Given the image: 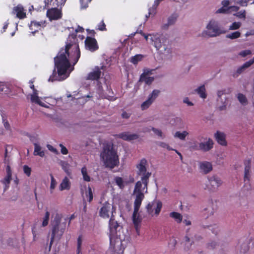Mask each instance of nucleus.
Returning a JSON list of instances; mask_svg holds the SVG:
<instances>
[{
  "label": "nucleus",
  "instance_id": "f257e3e1",
  "mask_svg": "<svg viewBox=\"0 0 254 254\" xmlns=\"http://www.w3.org/2000/svg\"><path fill=\"white\" fill-rule=\"evenodd\" d=\"M84 28L78 26L75 33L83 32ZM76 33L69 34L64 48L60 49L54 58L55 68L50 76L49 81H63L67 78L74 69V66L80 57V51L76 38Z\"/></svg>",
  "mask_w": 254,
  "mask_h": 254
},
{
  "label": "nucleus",
  "instance_id": "f03ea898",
  "mask_svg": "<svg viewBox=\"0 0 254 254\" xmlns=\"http://www.w3.org/2000/svg\"><path fill=\"white\" fill-rule=\"evenodd\" d=\"M125 238L122 226L117 221L111 220L110 228V248L116 252L123 251L124 248L122 243Z\"/></svg>",
  "mask_w": 254,
  "mask_h": 254
},
{
  "label": "nucleus",
  "instance_id": "7ed1b4c3",
  "mask_svg": "<svg viewBox=\"0 0 254 254\" xmlns=\"http://www.w3.org/2000/svg\"><path fill=\"white\" fill-rule=\"evenodd\" d=\"M148 166L146 160H141L139 163L136 165L138 169V174L141 176V181H139L135 184L133 193H135V190L139 191L144 194L147 192V185L149 178L151 175V173L146 172L147 168Z\"/></svg>",
  "mask_w": 254,
  "mask_h": 254
},
{
  "label": "nucleus",
  "instance_id": "20e7f679",
  "mask_svg": "<svg viewBox=\"0 0 254 254\" xmlns=\"http://www.w3.org/2000/svg\"><path fill=\"white\" fill-rule=\"evenodd\" d=\"M66 222L67 220L65 219L62 221V216L58 213L56 214L54 220L51 221L52 235L49 246L50 249L55 239L58 241L61 239L66 227Z\"/></svg>",
  "mask_w": 254,
  "mask_h": 254
},
{
  "label": "nucleus",
  "instance_id": "39448f33",
  "mask_svg": "<svg viewBox=\"0 0 254 254\" xmlns=\"http://www.w3.org/2000/svg\"><path fill=\"white\" fill-rule=\"evenodd\" d=\"M134 197V210L132 214V221L136 232L139 233V226L141 222V218L138 214V211L142 200L144 198V194L139 191L135 190V193L132 194Z\"/></svg>",
  "mask_w": 254,
  "mask_h": 254
},
{
  "label": "nucleus",
  "instance_id": "423d86ee",
  "mask_svg": "<svg viewBox=\"0 0 254 254\" xmlns=\"http://www.w3.org/2000/svg\"><path fill=\"white\" fill-rule=\"evenodd\" d=\"M100 157L101 159H119L117 151L112 142L107 141L103 143Z\"/></svg>",
  "mask_w": 254,
  "mask_h": 254
},
{
  "label": "nucleus",
  "instance_id": "0eeeda50",
  "mask_svg": "<svg viewBox=\"0 0 254 254\" xmlns=\"http://www.w3.org/2000/svg\"><path fill=\"white\" fill-rule=\"evenodd\" d=\"M115 207L109 203H106L100 209V216L104 218H109L111 215L109 226L111 220L116 221L114 219V213L115 212Z\"/></svg>",
  "mask_w": 254,
  "mask_h": 254
},
{
  "label": "nucleus",
  "instance_id": "6e6552de",
  "mask_svg": "<svg viewBox=\"0 0 254 254\" xmlns=\"http://www.w3.org/2000/svg\"><path fill=\"white\" fill-rule=\"evenodd\" d=\"M208 183L206 185L207 189L212 191H216L218 188L223 184V182L219 177L216 175H213L207 178Z\"/></svg>",
  "mask_w": 254,
  "mask_h": 254
},
{
  "label": "nucleus",
  "instance_id": "1a4fd4ad",
  "mask_svg": "<svg viewBox=\"0 0 254 254\" xmlns=\"http://www.w3.org/2000/svg\"><path fill=\"white\" fill-rule=\"evenodd\" d=\"M162 206V204L160 201L154 200L149 202L146 206L147 212L148 215L152 217L154 215L157 216L161 211Z\"/></svg>",
  "mask_w": 254,
  "mask_h": 254
},
{
  "label": "nucleus",
  "instance_id": "9d476101",
  "mask_svg": "<svg viewBox=\"0 0 254 254\" xmlns=\"http://www.w3.org/2000/svg\"><path fill=\"white\" fill-rule=\"evenodd\" d=\"M152 38L154 42V46L157 49L163 47L165 50H166L167 43H169V40L166 35L163 34H156L153 35Z\"/></svg>",
  "mask_w": 254,
  "mask_h": 254
},
{
  "label": "nucleus",
  "instance_id": "9b49d317",
  "mask_svg": "<svg viewBox=\"0 0 254 254\" xmlns=\"http://www.w3.org/2000/svg\"><path fill=\"white\" fill-rule=\"evenodd\" d=\"M207 34L210 37H215L224 32L220 28L218 22L213 20L210 21L207 25Z\"/></svg>",
  "mask_w": 254,
  "mask_h": 254
},
{
  "label": "nucleus",
  "instance_id": "f8f14e48",
  "mask_svg": "<svg viewBox=\"0 0 254 254\" xmlns=\"http://www.w3.org/2000/svg\"><path fill=\"white\" fill-rule=\"evenodd\" d=\"M198 170L200 174L206 175L213 170V165L211 162L203 160L198 162Z\"/></svg>",
  "mask_w": 254,
  "mask_h": 254
},
{
  "label": "nucleus",
  "instance_id": "ddd939ff",
  "mask_svg": "<svg viewBox=\"0 0 254 254\" xmlns=\"http://www.w3.org/2000/svg\"><path fill=\"white\" fill-rule=\"evenodd\" d=\"M160 92V91L159 90H153L152 93L149 95L148 99L142 103L141 105V109L144 110L148 108L158 97Z\"/></svg>",
  "mask_w": 254,
  "mask_h": 254
},
{
  "label": "nucleus",
  "instance_id": "4468645a",
  "mask_svg": "<svg viewBox=\"0 0 254 254\" xmlns=\"http://www.w3.org/2000/svg\"><path fill=\"white\" fill-rule=\"evenodd\" d=\"M85 47L86 49L92 52L99 49V46L95 38L89 36H87L85 40Z\"/></svg>",
  "mask_w": 254,
  "mask_h": 254
},
{
  "label": "nucleus",
  "instance_id": "2eb2a0df",
  "mask_svg": "<svg viewBox=\"0 0 254 254\" xmlns=\"http://www.w3.org/2000/svg\"><path fill=\"white\" fill-rule=\"evenodd\" d=\"M46 15L50 21L56 20L62 18V12L57 8H52L47 10Z\"/></svg>",
  "mask_w": 254,
  "mask_h": 254
},
{
  "label": "nucleus",
  "instance_id": "dca6fc26",
  "mask_svg": "<svg viewBox=\"0 0 254 254\" xmlns=\"http://www.w3.org/2000/svg\"><path fill=\"white\" fill-rule=\"evenodd\" d=\"M46 25V22L45 21H32L29 25V28L32 31V33L34 34L39 30H41L42 28L45 27Z\"/></svg>",
  "mask_w": 254,
  "mask_h": 254
},
{
  "label": "nucleus",
  "instance_id": "f3484780",
  "mask_svg": "<svg viewBox=\"0 0 254 254\" xmlns=\"http://www.w3.org/2000/svg\"><path fill=\"white\" fill-rule=\"evenodd\" d=\"M254 63V57L249 60L248 62L245 63L242 66L238 67L236 72H234L233 74V76L235 78H236L239 76V75L241 74L242 72L244 71V70L251 66Z\"/></svg>",
  "mask_w": 254,
  "mask_h": 254
},
{
  "label": "nucleus",
  "instance_id": "a211bd4d",
  "mask_svg": "<svg viewBox=\"0 0 254 254\" xmlns=\"http://www.w3.org/2000/svg\"><path fill=\"white\" fill-rule=\"evenodd\" d=\"M115 136L121 138L126 141H131L137 139L139 137V135L136 134H130L128 132H124L118 134H116Z\"/></svg>",
  "mask_w": 254,
  "mask_h": 254
},
{
  "label": "nucleus",
  "instance_id": "6ab92c4d",
  "mask_svg": "<svg viewBox=\"0 0 254 254\" xmlns=\"http://www.w3.org/2000/svg\"><path fill=\"white\" fill-rule=\"evenodd\" d=\"M244 164L245 166L244 181L249 182L251 178L250 171L252 166L251 160H245Z\"/></svg>",
  "mask_w": 254,
  "mask_h": 254
},
{
  "label": "nucleus",
  "instance_id": "aec40b11",
  "mask_svg": "<svg viewBox=\"0 0 254 254\" xmlns=\"http://www.w3.org/2000/svg\"><path fill=\"white\" fill-rule=\"evenodd\" d=\"M101 71L99 67L96 66L93 71L88 74L87 79L91 80H97L101 76Z\"/></svg>",
  "mask_w": 254,
  "mask_h": 254
},
{
  "label": "nucleus",
  "instance_id": "412c9836",
  "mask_svg": "<svg viewBox=\"0 0 254 254\" xmlns=\"http://www.w3.org/2000/svg\"><path fill=\"white\" fill-rule=\"evenodd\" d=\"M214 136L215 139L219 144L223 146H226L227 145L226 135L224 133L217 131L215 133Z\"/></svg>",
  "mask_w": 254,
  "mask_h": 254
},
{
  "label": "nucleus",
  "instance_id": "4be33fe9",
  "mask_svg": "<svg viewBox=\"0 0 254 254\" xmlns=\"http://www.w3.org/2000/svg\"><path fill=\"white\" fill-rule=\"evenodd\" d=\"M213 140L209 138L206 142H201L199 144V149L204 151H207L210 150L213 147Z\"/></svg>",
  "mask_w": 254,
  "mask_h": 254
},
{
  "label": "nucleus",
  "instance_id": "5701e85b",
  "mask_svg": "<svg viewBox=\"0 0 254 254\" xmlns=\"http://www.w3.org/2000/svg\"><path fill=\"white\" fill-rule=\"evenodd\" d=\"M13 12L16 13L17 17L19 19H23L25 18L26 15L23 7L19 5L14 7Z\"/></svg>",
  "mask_w": 254,
  "mask_h": 254
},
{
  "label": "nucleus",
  "instance_id": "b1692460",
  "mask_svg": "<svg viewBox=\"0 0 254 254\" xmlns=\"http://www.w3.org/2000/svg\"><path fill=\"white\" fill-rule=\"evenodd\" d=\"M104 165L106 168L113 169L119 165V160H103Z\"/></svg>",
  "mask_w": 254,
  "mask_h": 254
},
{
  "label": "nucleus",
  "instance_id": "393cba45",
  "mask_svg": "<svg viewBox=\"0 0 254 254\" xmlns=\"http://www.w3.org/2000/svg\"><path fill=\"white\" fill-rule=\"evenodd\" d=\"M70 183L67 177H65L61 183L59 189L60 190H69L70 189Z\"/></svg>",
  "mask_w": 254,
  "mask_h": 254
},
{
  "label": "nucleus",
  "instance_id": "a878e982",
  "mask_svg": "<svg viewBox=\"0 0 254 254\" xmlns=\"http://www.w3.org/2000/svg\"><path fill=\"white\" fill-rule=\"evenodd\" d=\"M184 245V250L186 251L190 250L191 246L194 244V241H190V239L188 236H186L184 238V242H183Z\"/></svg>",
  "mask_w": 254,
  "mask_h": 254
},
{
  "label": "nucleus",
  "instance_id": "bb28decb",
  "mask_svg": "<svg viewBox=\"0 0 254 254\" xmlns=\"http://www.w3.org/2000/svg\"><path fill=\"white\" fill-rule=\"evenodd\" d=\"M60 164L64 169V172L67 174L68 176L71 175V165L68 163L66 161H62L60 162Z\"/></svg>",
  "mask_w": 254,
  "mask_h": 254
},
{
  "label": "nucleus",
  "instance_id": "cd10ccee",
  "mask_svg": "<svg viewBox=\"0 0 254 254\" xmlns=\"http://www.w3.org/2000/svg\"><path fill=\"white\" fill-rule=\"evenodd\" d=\"M178 15L176 13L172 14L168 19V23L166 24L163 25L164 28H167L168 26L173 25L176 22Z\"/></svg>",
  "mask_w": 254,
  "mask_h": 254
},
{
  "label": "nucleus",
  "instance_id": "c85d7f7f",
  "mask_svg": "<svg viewBox=\"0 0 254 254\" xmlns=\"http://www.w3.org/2000/svg\"><path fill=\"white\" fill-rule=\"evenodd\" d=\"M34 154L35 155H38L41 157H43L45 155L44 152L42 150L41 146L37 143L34 144Z\"/></svg>",
  "mask_w": 254,
  "mask_h": 254
},
{
  "label": "nucleus",
  "instance_id": "c756f323",
  "mask_svg": "<svg viewBox=\"0 0 254 254\" xmlns=\"http://www.w3.org/2000/svg\"><path fill=\"white\" fill-rule=\"evenodd\" d=\"M195 92L199 95V96L205 99L207 97L206 94V90L204 85H202L195 89Z\"/></svg>",
  "mask_w": 254,
  "mask_h": 254
},
{
  "label": "nucleus",
  "instance_id": "7c9ffc66",
  "mask_svg": "<svg viewBox=\"0 0 254 254\" xmlns=\"http://www.w3.org/2000/svg\"><path fill=\"white\" fill-rule=\"evenodd\" d=\"M37 94V91L36 92H33V94L31 96V102L37 103L42 106H44V105L42 104V102L40 100Z\"/></svg>",
  "mask_w": 254,
  "mask_h": 254
},
{
  "label": "nucleus",
  "instance_id": "2f4dec72",
  "mask_svg": "<svg viewBox=\"0 0 254 254\" xmlns=\"http://www.w3.org/2000/svg\"><path fill=\"white\" fill-rule=\"evenodd\" d=\"M143 78V79H141V75H140L139 81L144 82L147 85H150L154 80V78L153 77L149 76H145Z\"/></svg>",
  "mask_w": 254,
  "mask_h": 254
},
{
  "label": "nucleus",
  "instance_id": "473e14b6",
  "mask_svg": "<svg viewBox=\"0 0 254 254\" xmlns=\"http://www.w3.org/2000/svg\"><path fill=\"white\" fill-rule=\"evenodd\" d=\"M170 216L174 218L178 223H181L182 221L183 217L179 213L173 212L170 213Z\"/></svg>",
  "mask_w": 254,
  "mask_h": 254
},
{
  "label": "nucleus",
  "instance_id": "72a5a7b5",
  "mask_svg": "<svg viewBox=\"0 0 254 254\" xmlns=\"http://www.w3.org/2000/svg\"><path fill=\"white\" fill-rule=\"evenodd\" d=\"M11 180V176H6L1 181V182L4 185V190H6L9 188V185Z\"/></svg>",
  "mask_w": 254,
  "mask_h": 254
},
{
  "label": "nucleus",
  "instance_id": "f704fd0d",
  "mask_svg": "<svg viewBox=\"0 0 254 254\" xmlns=\"http://www.w3.org/2000/svg\"><path fill=\"white\" fill-rule=\"evenodd\" d=\"M189 134V132L187 131H183L182 132L180 131H177L174 136L175 137H178L181 140H185L186 136Z\"/></svg>",
  "mask_w": 254,
  "mask_h": 254
},
{
  "label": "nucleus",
  "instance_id": "c9c22d12",
  "mask_svg": "<svg viewBox=\"0 0 254 254\" xmlns=\"http://www.w3.org/2000/svg\"><path fill=\"white\" fill-rule=\"evenodd\" d=\"M143 56L140 54L136 55L130 58V62L134 64H137L138 62L141 61Z\"/></svg>",
  "mask_w": 254,
  "mask_h": 254
},
{
  "label": "nucleus",
  "instance_id": "e433bc0d",
  "mask_svg": "<svg viewBox=\"0 0 254 254\" xmlns=\"http://www.w3.org/2000/svg\"><path fill=\"white\" fill-rule=\"evenodd\" d=\"M239 101L243 105H246L248 103L246 97L242 93H239L237 95Z\"/></svg>",
  "mask_w": 254,
  "mask_h": 254
},
{
  "label": "nucleus",
  "instance_id": "4c0bfd02",
  "mask_svg": "<svg viewBox=\"0 0 254 254\" xmlns=\"http://www.w3.org/2000/svg\"><path fill=\"white\" fill-rule=\"evenodd\" d=\"M115 181L117 185L120 187V189H123L125 187V183L121 177H117L115 178Z\"/></svg>",
  "mask_w": 254,
  "mask_h": 254
},
{
  "label": "nucleus",
  "instance_id": "58836bf2",
  "mask_svg": "<svg viewBox=\"0 0 254 254\" xmlns=\"http://www.w3.org/2000/svg\"><path fill=\"white\" fill-rule=\"evenodd\" d=\"M241 33L239 31H235L227 35L226 37L231 39H235L240 37Z\"/></svg>",
  "mask_w": 254,
  "mask_h": 254
},
{
  "label": "nucleus",
  "instance_id": "ea45409f",
  "mask_svg": "<svg viewBox=\"0 0 254 254\" xmlns=\"http://www.w3.org/2000/svg\"><path fill=\"white\" fill-rule=\"evenodd\" d=\"M81 173L84 181L87 182H89L90 181V178L87 174V169L85 167H84L81 169Z\"/></svg>",
  "mask_w": 254,
  "mask_h": 254
},
{
  "label": "nucleus",
  "instance_id": "a19ab883",
  "mask_svg": "<svg viewBox=\"0 0 254 254\" xmlns=\"http://www.w3.org/2000/svg\"><path fill=\"white\" fill-rule=\"evenodd\" d=\"M85 195L87 198V200L90 202L93 199V194L91 188L90 187H88L87 190L86 191Z\"/></svg>",
  "mask_w": 254,
  "mask_h": 254
},
{
  "label": "nucleus",
  "instance_id": "79ce46f5",
  "mask_svg": "<svg viewBox=\"0 0 254 254\" xmlns=\"http://www.w3.org/2000/svg\"><path fill=\"white\" fill-rule=\"evenodd\" d=\"M50 218V212L47 211L45 213V215L43 218V220L42 222V226L46 227L48 225L49 220Z\"/></svg>",
  "mask_w": 254,
  "mask_h": 254
},
{
  "label": "nucleus",
  "instance_id": "37998d69",
  "mask_svg": "<svg viewBox=\"0 0 254 254\" xmlns=\"http://www.w3.org/2000/svg\"><path fill=\"white\" fill-rule=\"evenodd\" d=\"M153 69H144L143 73L140 75H141V79H143L145 76H149L152 74Z\"/></svg>",
  "mask_w": 254,
  "mask_h": 254
},
{
  "label": "nucleus",
  "instance_id": "c03bdc74",
  "mask_svg": "<svg viewBox=\"0 0 254 254\" xmlns=\"http://www.w3.org/2000/svg\"><path fill=\"white\" fill-rule=\"evenodd\" d=\"M92 0H80L81 8H86Z\"/></svg>",
  "mask_w": 254,
  "mask_h": 254
},
{
  "label": "nucleus",
  "instance_id": "a18cd8bd",
  "mask_svg": "<svg viewBox=\"0 0 254 254\" xmlns=\"http://www.w3.org/2000/svg\"><path fill=\"white\" fill-rule=\"evenodd\" d=\"M241 25V23L240 22H234L230 26V30H237L239 29Z\"/></svg>",
  "mask_w": 254,
  "mask_h": 254
},
{
  "label": "nucleus",
  "instance_id": "49530a36",
  "mask_svg": "<svg viewBox=\"0 0 254 254\" xmlns=\"http://www.w3.org/2000/svg\"><path fill=\"white\" fill-rule=\"evenodd\" d=\"M81 244H82V237L81 236H79L77 239V254H80Z\"/></svg>",
  "mask_w": 254,
  "mask_h": 254
},
{
  "label": "nucleus",
  "instance_id": "de8ad7c7",
  "mask_svg": "<svg viewBox=\"0 0 254 254\" xmlns=\"http://www.w3.org/2000/svg\"><path fill=\"white\" fill-rule=\"evenodd\" d=\"M50 177H51V179L50 189H51V190H53L55 188V187L57 185V182H56V180L54 179L52 174H50Z\"/></svg>",
  "mask_w": 254,
  "mask_h": 254
},
{
  "label": "nucleus",
  "instance_id": "09e8293b",
  "mask_svg": "<svg viewBox=\"0 0 254 254\" xmlns=\"http://www.w3.org/2000/svg\"><path fill=\"white\" fill-rule=\"evenodd\" d=\"M98 30L100 31H106L107 30L106 28V24L104 22V20H102L98 25Z\"/></svg>",
  "mask_w": 254,
  "mask_h": 254
},
{
  "label": "nucleus",
  "instance_id": "8fccbe9b",
  "mask_svg": "<svg viewBox=\"0 0 254 254\" xmlns=\"http://www.w3.org/2000/svg\"><path fill=\"white\" fill-rule=\"evenodd\" d=\"M24 173L28 176L29 177L31 175V169L27 165H24L23 167Z\"/></svg>",
  "mask_w": 254,
  "mask_h": 254
},
{
  "label": "nucleus",
  "instance_id": "3c124183",
  "mask_svg": "<svg viewBox=\"0 0 254 254\" xmlns=\"http://www.w3.org/2000/svg\"><path fill=\"white\" fill-rule=\"evenodd\" d=\"M217 246V243L216 242L212 241L208 243L207 245V248L208 249L213 250L215 249Z\"/></svg>",
  "mask_w": 254,
  "mask_h": 254
},
{
  "label": "nucleus",
  "instance_id": "603ef678",
  "mask_svg": "<svg viewBox=\"0 0 254 254\" xmlns=\"http://www.w3.org/2000/svg\"><path fill=\"white\" fill-rule=\"evenodd\" d=\"M229 7L226 8L225 7H222L218 9L216 11V13H226L229 12Z\"/></svg>",
  "mask_w": 254,
  "mask_h": 254
},
{
  "label": "nucleus",
  "instance_id": "864d4df0",
  "mask_svg": "<svg viewBox=\"0 0 254 254\" xmlns=\"http://www.w3.org/2000/svg\"><path fill=\"white\" fill-rule=\"evenodd\" d=\"M156 11V7H152L151 8H150L148 10V16L146 15V17H149L150 16H154Z\"/></svg>",
  "mask_w": 254,
  "mask_h": 254
},
{
  "label": "nucleus",
  "instance_id": "5fc2aeb1",
  "mask_svg": "<svg viewBox=\"0 0 254 254\" xmlns=\"http://www.w3.org/2000/svg\"><path fill=\"white\" fill-rule=\"evenodd\" d=\"M177 244V241L175 239H172L170 240V242L169 243V246L173 249H175L176 246Z\"/></svg>",
  "mask_w": 254,
  "mask_h": 254
},
{
  "label": "nucleus",
  "instance_id": "6e6d98bb",
  "mask_svg": "<svg viewBox=\"0 0 254 254\" xmlns=\"http://www.w3.org/2000/svg\"><path fill=\"white\" fill-rule=\"evenodd\" d=\"M12 150V146L10 145H7L5 147V158H9L10 157V155L8 154V151Z\"/></svg>",
  "mask_w": 254,
  "mask_h": 254
},
{
  "label": "nucleus",
  "instance_id": "4d7b16f0",
  "mask_svg": "<svg viewBox=\"0 0 254 254\" xmlns=\"http://www.w3.org/2000/svg\"><path fill=\"white\" fill-rule=\"evenodd\" d=\"M251 53H252V52H251V50H246L241 51L239 55L243 57H245L248 55H251Z\"/></svg>",
  "mask_w": 254,
  "mask_h": 254
},
{
  "label": "nucleus",
  "instance_id": "13d9d810",
  "mask_svg": "<svg viewBox=\"0 0 254 254\" xmlns=\"http://www.w3.org/2000/svg\"><path fill=\"white\" fill-rule=\"evenodd\" d=\"M203 239L202 237L198 234H195L194 235V237L192 239V241L194 242H199L201 241Z\"/></svg>",
  "mask_w": 254,
  "mask_h": 254
},
{
  "label": "nucleus",
  "instance_id": "bf43d9fd",
  "mask_svg": "<svg viewBox=\"0 0 254 254\" xmlns=\"http://www.w3.org/2000/svg\"><path fill=\"white\" fill-rule=\"evenodd\" d=\"M250 0H240L239 1H238L237 3L239 4H240L241 6H246L247 5L248 2Z\"/></svg>",
  "mask_w": 254,
  "mask_h": 254
},
{
  "label": "nucleus",
  "instance_id": "052dcab7",
  "mask_svg": "<svg viewBox=\"0 0 254 254\" xmlns=\"http://www.w3.org/2000/svg\"><path fill=\"white\" fill-rule=\"evenodd\" d=\"M60 147H61V153L63 154H67L68 153V150L67 148L64 146L62 144H60Z\"/></svg>",
  "mask_w": 254,
  "mask_h": 254
},
{
  "label": "nucleus",
  "instance_id": "680f3d73",
  "mask_svg": "<svg viewBox=\"0 0 254 254\" xmlns=\"http://www.w3.org/2000/svg\"><path fill=\"white\" fill-rule=\"evenodd\" d=\"M47 146V148H48V149L49 150H50L51 151L53 152V153H54L55 154L58 153V150L55 148H54L53 146H52L51 145L48 144Z\"/></svg>",
  "mask_w": 254,
  "mask_h": 254
},
{
  "label": "nucleus",
  "instance_id": "e2e57ef3",
  "mask_svg": "<svg viewBox=\"0 0 254 254\" xmlns=\"http://www.w3.org/2000/svg\"><path fill=\"white\" fill-rule=\"evenodd\" d=\"M152 130L153 131V132L156 134H157V135H158L159 136H162V131L161 130H159V129H156L154 127H152Z\"/></svg>",
  "mask_w": 254,
  "mask_h": 254
},
{
  "label": "nucleus",
  "instance_id": "0e129e2a",
  "mask_svg": "<svg viewBox=\"0 0 254 254\" xmlns=\"http://www.w3.org/2000/svg\"><path fill=\"white\" fill-rule=\"evenodd\" d=\"M3 125L5 129L7 130H10V126L7 121H5L3 119Z\"/></svg>",
  "mask_w": 254,
  "mask_h": 254
},
{
  "label": "nucleus",
  "instance_id": "69168bd1",
  "mask_svg": "<svg viewBox=\"0 0 254 254\" xmlns=\"http://www.w3.org/2000/svg\"><path fill=\"white\" fill-rule=\"evenodd\" d=\"M237 16H238L239 18H245V16H246L245 11L244 10L243 12H242V11L239 12L237 13Z\"/></svg>",
  "mask_w": 254,
  "mask_h": 254
},
{
  "label": "nucleus",
  "instance_id": "338daca9",
  "mask_svg": "<svg viewBox=\"0 0 254 254\" xmlns=\"http://www.w3.org/2000/svg\"><path fill=\"white\" fill-rule=\"evenodd\" d=\"M239 9V7L237 6H231L229 7V11H237Z\"/></svg>",
  "mask_w": 254,
  "mask_h": 254
},
{
  "label": "nucleus",
  "instance_id": "774afa93",
  "mask_svg": "<svg viewBox=\"0 0 254 254\" xmlns=\"http://www.w3.org/2000/svg\"><path fill=\"white\" fill-rule=\"evenodd\" d=\"M122 117L124 119H128L130 117V114L124 111L122 114Z\"/></svg>",
  "mask_w": 254,
  "mask_h": 254
}]
</instances>
